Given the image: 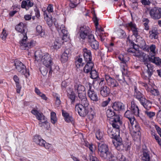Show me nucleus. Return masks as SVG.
Segmentation results:
<instances>
[{"label":"nucleus","instance_id":"nucleus-48","mask_svg":"<svg viewBox=\"0 0 161 161\" xmlns=\"http://www.w3.org/2000/svg\"><path fill=\"white\" fill-rule=\"evenodd\" d=\"M96 137L99 140H101L103 136V133L99 130H97L96 134Z\"/></svg>","mask_w":161,"mask_h":161},{"label":"nucleus","instance_id":"nucleus-13","mask_svg":"<svg viewBox=\"0 0 161 161\" xmlns=\"http://www.w3.org/2000/svg\"><path fill=\"white\" fill-rule=\"evenodd\" d=\"M54 24L57 29V31L59 32L61 31L63 34L64 40L66 41V38H67L68 32L66 30L64 25H61L60 26L56 22H54Z\"/></svg>","mask_w":161,"mask_h":161},{"label":"nucleus","instance_id":"nucleus-22","mask_svg":"<svg viewBox=\"0 0 161 161\" xmlns=\"http://www.w3.org/2000/svg\"><path fill=\"white\" fill-rule=\"evenodd\" d=\"M62 115L64 118V120L67 123H73L74 119L69 114L64 110H62Z\"/></svg>","mask_w":161,"mask_h":161},{"label":"nucleus","instance_id":"nucleus-11","mask_svg":"<svg viewBox=\"0 0 161 161\" xmlns=\"http://www.w3.org/2000/svg\"><path fill=\"white\" fill-rule=\"evenodd\" d=\"M64 41L63 38L58 37L50 44V47L52 49H58L61 47Z\"/></svg>","mask_w":161,"mask_h":161},{"label":"nucleus","instance_id":"nucleus-57","mask_svg":"<svg viewBox=\"0 0 161 161\" xmlns=\"http://www.w3.org/2000/svg\"><path fill=\"white\" fill-rule=\"evenodd\" d=\"M40 69V71L42 75L44 76L46 75L47 72V70L46 68L42 67Z\"/></svg>","mask_w":161,"mask_h":161},{"label":"nucleus","instance_id":"nucleus-10","mask_svg":"<svg viewBox=\"0 0 161 161\" xmlns=\"http://www.w3.org/2000/svg\"><path fill=\"white\" fill-rule=\"evenodd\" d=\"M16 30L21 33L20 36H26L27 32V29L26 25L22 22L19 23L15 27Z\"/></svg>","mask_w":161,"mask_h":161},{"label":"nucleus","instance_id":"nucleus-7","mask_svg":"<svg viewBox=\"0 0 161 161\" xmlns=\"http://www.w3.org/2000/svg\"><path fill=\"white\" fill-rule=\"evenodd\" d=\"M133 48L130 49L128 50L129 53L133 56H135L138 57H142L145 60V58L147 59L146 57L147 55L146 54L142 53L138 49V46L136 44H133Z\"/></svg>","mask_w":161,"mask_h":161},{"label":"nucleus","instance_id":"nucleus-16","mask_svg":"<svg viewBox=\"0 0 161 161\" xmlns=\"http://www.w3.org/2000/svg\"><path fill=\"white\" fill-rule=\"evenodd\" d=\"M100 95L103 97L108 96L110 93L109 88L106 85H104L100 87Z\"/></svg>","mask_w":161,"mask_h":161},{"label":"nucleus","instance_id":"nucleus-31","mask_svg":"<svg viewBox=\"0 0 161 161\" xmlns=\"http://www.w3.org/2000/svg\"><path fill=\"white\" fill-rule=\"evenodd\" d=\"M94 64L92 62L87 63V64L84 68V71L86 73L91 72L93 68Z\"/></svg>","mask_w":161,"mask_h":161},{"label":"nucleus","instance_id":"nucleus-27","mask_svg":"<svg viewBox=\"0 0 161 161\" xmlns=\"http://www.w3.org/2000/svg\"><path fill=\"white\" fill-rule=\"evenodd\" d=\"M140 103L146 109L149 110L151 108V102L146 99L145 98H142Z\"/></svg>","mask_w":161,"mask_h":161},{"label":"nucleus","instance_id":"nucleus-23","mask_svg":"<svg viewBox=\"0 0 161 161\" xmlns=\"http://www.w3.org/2000/svg\"><path fill=\"white\" fill-rule=\"evenodd\" d=\"M145 64L147 68V71L143 73V75L147 77H150L152 74L153 72V68L150 64L148 63H145Z\"/></svg>","mask_w":161,"mask_h":161},{"label":"nucleus","instance_id":"nucleus-30","mask_svg":"<svg viewBox=\"0 0 161 161\" xmlns=\"http://www.w3.org/2000/svg\"><path fill=\"white\" fill-rule=\"evenodd\" d=\"M131 110L136 116H139V112L138 107L135 104L134 102H132L131 106Z\"/></svg>","mask_w":161,"mask_h":161},{"label":"nucleus","instance_id":"nucleus-42","mask_svg":"<svg viewBox=\"0 0 161 161\" xmlns=\"http://www.w3.org/2000/svg\"><path fill=\"white\" fill-rule=\"evenodd\" d=\"M37 32L41 36L43 37L45 35V32L43 31L42 26L38 25L36 28Z\"/></svg>","mask_w":161,"mask_h":161},{"label":"nucleus","instance_id":"nucleus-4","mask_svg":"<svg viewBox=\"0 0 161 161\" xmlns=\"http://www.w3.org/2000/svg\"><path fill=\"white\" fill-rule=\"evenodd\" d=\"M14 65L16 70L27 78L30 76V73L26 66L19 60H16L14 61Z\"/></svg>","mask_w":161,"mask_h":161},{"label":"nucleus","instance_id":"nucleus-34","mask_svg":"<svg viewBox=\"0 0 161 161\" xmlns=\"http://www.w3.org/2000/svg\"><path fill=\"white\" fill-rule=\"evenodd\" d=\"M125 117L127 118L129 120V123H131L132 120H134V121L135 120V118L134 117L133 114L131 113L130 111H127L125 114Z\"/></svg>","mask_w":161,"mask_h":161},{"label":"nucleus","instance_id":"nucleus-46","mask_svg":"<svg viewBox=\"0 0 161 161\" xmlns=\"http://www.w3.org/2000/svg\"><path fill=\"white\" fill-rule=\"evenodd\" d=\"M91 77L93 79H95L98 76V74L96 71L95 70H92L90 73Z\"/></svg>","mask_w":161,"mask_h":161},{"label":"nucleus","instance_id":"nucleus-59","mask_svg":"<svg viewBox=\"0 0 161 161\" xmlns=\"http://www.w3.org/2000/svg\"><path fill=\"white\" fill-rule=\"evenodd\" d=\"M97 36H99L102 41H104L105 39V34L103 33V32L101 33H100V34Z\"/></svg>","mask_w":161,"mask_h":161},{"label":"nucleus","instance_id":"nucleus-54","mask_svg":"<svg viewBox=\"0 0 161 161\" xmlns=\"http://www.w3.org/2000/svg\"><path fill=\"white\" fill-rule=\"evenodd\" d=\"M148 91H150V93L154 96L158 95L159 94V92L158 90L154 89H151L150 90L148 89Z\"/></svg>","mask_w":161,"mask_h":161},{"label":"nucleus","instance_id":"nucleus-18","mask_svg":"<svg viewBox=\"0 0 161 161\" xmlns=\"http://www.w3.org/2000/svg\"><path fill=\"white\" fill-rule=\"evenodd\" d=\"M93 20L95 22L96 26V34L97 36L100 34V33H101L103 31V28H102L101 26H98V20L96 14H94V12L93 14Z\"/></svg>","mask_w":161,"mask_h":161},{"label":"nucleus","instance_id":"nucleus-64","mask_svg":"<svg viewBox=\"0 0 161 161\" xmlns=\"http://www.w3.org/2000/svg\"><path fill=\"white\" fill-rule=\"evenodd\" d=\"M34 11L35 12V14L37 18H39L40 16V14L39 10L37 8H36L35 9Z\"/></svg>","mask_w":161,"mask_h":161},{"label":"nucleus","instance_id":"nucleus-49","mask_svg":"<svg viewBox=\"0 0 161 161\" xmlns=\"http://www.w3.org/2000/svg\"><path fill=\"white\" fill-rule=\"evenodd\" d=\"M8 34L6 31L4 29L3 30L0 37L3 40H5L7 37Z\"/></svg>","mask_w":161,"mask_h":161},{"label":"nucleus","instance_id":"nucleus-3","mask_svg":"<svg viewBox=\"0 0 161 161\" xmlns=\"http://www.w3.org/2000/svg\"><path fill=\"white\" fill-rule=\"evenodd\" d=\"M107 116L109 118L110 124L113 127L117 128H119V125L121 124L119 115H115V113L111 109H108L106 112Z\"/></svg>","mask_w":161,"mask_h":161},{"label":"nucleus","instance_id":"nucleus-9","mask_svg":"<svg viewBox=\"0 0 161 161\" xmlns=\"http://www.w3.org/2000/svg\"><path fill=\"white\" fill-rule=\"evenodd\" d=\"M87 107H84L80 104H78L75 106V110L77 111L79 114L81 116H85L88 113Z\"/></svg>","mask_w":161,"mask_h":161},{"label":"nucleus","instance_id":"nucleus-51","mask_svg":"<svg viewBox=\"0 0 161 161\" xmlns=\"http://www.w3.org/2000/svg\"><path fill=\"white\" fill-rule=\"evenodd\" d=\"M145 113L149 118H152L155 115V113L153 112L146 111H145Z\"/></svg>","mask_w":161,"mask_h":161},{"label":"nucleus","instance_id":"nucleus-8","mask_svg":"<svg viewBox=\"0 0 161 161\" xmlns=\"http://www.w3.org/2000/svg\"><path fill=\"white\" fill-rule=\"evenodd\" d=\"M23 37L19 41L20 48L22 50L28 49L33 45V42L28 40L27 35L23 36Z\"/></svg>","mask_w":161,"mask_h":161},{"label":"nucleus","instance_id":"nucleus-1","mask_svg":"<svg viewBox=\"0 0 161 161\" xmlns=\"http://www.w3.org/2000/svg\"><path fill=\"white\" fill-rule=\"evenodd\" d=\"M35 59L39 61L41 60L42 64L46 67L50 68V71H52L51 66L52 61L50 56L47 53H43L40 51H36L35 54Z\"/></svg>","mask_w":161,"mask_h":161},{"label":"nucleus","instance_id":"nucleus-37","mask_svg":"<svg viewBox=\"0 0 161 161\" xmlns=\"http://www.w3.org/2000/svg\"><path fill=\"white\" fill-rule=\"evenodd\" d=\"M134 96L137 99L141 102L142 98H145L143 96L142 93L139 91L137 88L135 87Z\"/></svg>","mask_w":161,"mask_h":161},{"label":"nucleus","instance_id":"nucleus-58","mask_svg":"<svg viewBox=\"0 0 161 161\" xmlns=\"http://www.w3.org/2000/svg\"><path fill=\"white\" fill-rule=\"evenodd\" d=\"M46 22L47 24L49 26H51L52 25L53 21L52 19L48 17L47 16L46 17Z\"/></svg>","mask_w":161,"mask_h":161},{"label":"nucleus","instance_id":"nucleus-43","mask_svg":"<svg viewBox=\"0 0 161 161\" xmlns=\"http://www.w3.org/2000/svg\"><path fill=\"white\" fill-rule=\"evenodd\" d=\"M142 159L143 161H150V158L149 154L147 152H144Z\"/></svg>","mask_w":161,"mask_h":161},{"label":"nucleus","instance_id":"nucleus-24","mask_svg":"<svg viewBox=\"0 0 161 161\" xmlns=\"http://www.w3.org/2000/svg\"><path fill=\"white\" fill-rule=\"evenodd\" d=\"M70 53V50L68 49L65 50L62 53L61 58V60L63 63L67 62L68 59V55Z\"/></svg>","mask_w":161,"mask_h":161},{"label":"nucleus","instance_id":"nucleus-41","mask_svg":"<svg viewBox=\"0 0 161 161\" xmlns=\"http://www.w3.org/2000/svg\"><path fill=\"white\" fill-rule=\"evenodd\" d=\"M107 158L108 159L109 161H117L118 158L114 154L109 152Z\"/></svg>","mask_w":161,"mask_h":161},{"label":"nucleus","instance_id":"nucleus-28","mask_svg":"<svg viewBox=\"0 0 161 161\" xmlns=\"http://www.w3.org/2000/svg\"><path fill=\"white\" fill-rule=\"evenodd\" d=\"M112 107L115 110H121L124 109V105L120 102H115L114 103Z\"/></svg>","mask_w":161,"mask_h":161},{"label":"nucleus","instance_id":"nucleus-61","mask_svg":"<svg viewBox=\"0 0 161 161\" xmlns=\"http://www.w3.org/2000/svg\"><path fill=\"white\" fill-rule=\"evenodd\" d=\"M141 2L144 5H149L151 3L149 0H140Z\"/></svg>","mask_w":161,"mask_h":161},{"label":"nucleus","instance_id":"nucleus-15","mask_svg":"<svg viewBox=\"0 0 161 161\" xmlns=\"http://www.w3.org/2000/svg\"><path fill=\"white\" fill-rule=\"evenodd\" d=\"M74 88L75 91H77L78 94V97L83 95L84 94H86L85 88L81 85L76 84L74 86Z\"/></svg>","mask_w":161,"mask_h":161},{"label":"nucleus","instance_id":"nucleus-44","mask_svg":"<svg viewBox=\"0 0 161 161\" xmlns=\"http://www.w3.org/2000/svg\"><path fill=\"white\" fill-rule=\"evenodd\" d=\"M68 96L69 98L71 100V103H73L75 98V95L74 92L72 91H70V92H68Z\"/></svg>","mask_w":161,"mask_h":161},{"label":"nucleus","instance_id":"nucleus-20","mask_svg":"<svg viewBox=\"0 0 161 161\" xmlns=\"http://www.w3.org/2000/svg\"><path fill=\"white\" fill-rule=\"evenodd\" d=\"M149 37L152 39H157L158 37V32L157 27H153L149 31Z\"/></svg>","mask_w":161,"mask_h":161},{"label":"nucleus","instance_id":"nucleus-29","mask_svg":"<svg viewBox=\"0 0 161 161\" xmlns=\"http://www.w3.org/2000/svg\"><path fill=\"white\" fill-rule=\"evenodd\" d=\"M36 118L40 121V122L39 123V124L40 126H44L46 125V118L42 114H40L37 116Z\"/></svg>","mask_w":161,"mask_h":161},{"label":"nucleus","instance_id":"nucleus-33","mask_svg":"<svg viewBox=\"0 0 161 161\" xmlns=\"http://www.w3.org/2000/svg\"><path fill=\"white\" fill-rule=\"evenodd\" d=\"M79 97L81 101V104L83 105L84 107H87L88 106L89 103L87 101L86 94L84 95V94L83 95L80 96Z\"/></svg>","mask_w":161,"mask_h":161},{"label":"nucleus","instance_id":"nucleus-63","mask_svg":"<svg viewBox=\"0 0 161 161\" xmlns=\"http://www.w3.org/2000/svg\"><path fill=\"white\" fill-rule=\"evenodd\" d=\"M88 39L89 42H90V43L95 41H96L94 38V36L92 35H89Z\"/></svg>","mask_w":161,"mask_h":161},{"label":"nucleus","instance_id":"nucleus-2","mask_svg":"<svg viewBox=\"0 0 161 161\" xmlns=\"http://www.w3.org/2000/svg\"><path fill=\"white\" fill-rule=\"evenodd\" d=\"M129 128L130 132L134 140L139 141L141 137L140 128L136 120H131V123H128Z\"/></svg>","mask_w":161,"mask_h":161},{"label":"nucleus","instance_id":"nucleus-35","mask_svg":"<svg viewBox=\"0 0 161 161\" xmlns=\"http://www.w3.org/2000/svg\"><path fill=\"white\" fill-rule=\"evenodd\" d=\"M149 60L151 62L154 63L157 65L161 64V60L159 58L155 57L154 55L152 56L149 58Z\"/></svg>","mask_w":161,"mask_h":161},{"label":"nucleus","instance_id":"nucleus-50","mask_svg":"<svg viewBox=\"0 0 161 161\" xmlns=\"http://www.w3.org/2000/svg\"><path fill=\"white\" fill-rule=\"evenodd\" d=\"M151 53L152 54V56L154 55L156 53V46L154 45H152L149 47Z\"/></svg>","mask_w":161,"mask_h":161},{"label":"nucleus","instance_id":"nucleus-14","mask_svg":"<svg viewBox=\"0 0 161 161\" xmlns=\"http://www.w3.org/2000/svg\"><path fill=\"white\" fill-rule=\"evenodd\" d=\"M105 79L108 85L111 87H116L119 86V84L116 80L111 78L109 75H105Z\"/></svg>","mask_w":161,"mask_h":161},{"label":"nucleus","instance_id":"nucleus-25","mask_svg":"<svg viewBox=\"0 0 161 161\" xmlns=\"http://www.w3.org/2000/svg\"><path fill=\"white\" fill-rule=\"evenodd\" d=\"M113 127V128H109L108 130V133L109 135L112 136L111 137H116L119 133V129Z\"/></svg>","mask_w":161,"mask_h":161},{"label":"nucleus","instance_id":"nucleus-62","mask_svg":"<svg viewBox=\"0 0 161 161\" xmlns=\"http://www.w3.org/2000/svg\"><path fill=\"white\" fill-rule=\"evenodd\" d=\"M88 145L89 146L88 148H89V149L91 152V153H92V154L95 150V146H93V144L92 143L91 144V145Z\"/></svg>","mask_w":161,"mask_h":161},{"label":"nucleus","instance_id":"nucleus-39","mask_svg":"<svg viewBox=\"0 0 161 161\" xmlns=\"http://www.w3.org/2000/svg\"><path fill=\"white\" fill-rule=\"evenodd\" d=\"M50 120L53 124H55L57 122V119L56 116V114L54 112H52L51 113Z\"/></svg>","mask_w":161,"mask_h":161},{"label":"nucleus","instance_id":"nucleus-40","mask_svg":"<svg viewBox=\"0 0 161 161\" xmlns=\"http://www.w3.org/2000/svg\"><path fill=\"white\" fill-rule=\"evenodd\" d=\"M35 92L43 100H46L47 99V98L45 95L42 93L37 88H35Z\"/></svg>","mask_w":161,"mask_h":161},{"label":"nucleus","instance_id":"nucleus-12","mask_svg":"<svg viewBox=\"0 0 161 161\" xmlns=\"http://www.w3.org/2000/svg\"><path fill=\"white\" fill-rule=\"evenodd\" d=\"M149 13L153 19H158L161 18V8L152 9L150 10Z\"/></svg>","mask_w":161,"mask_h":161},{"label":"nucleus","instance_id":"nucleus-45","mask_svg":"<svg viewBox=\"0 0 161 161\" xmlns=\"http://www.w3.org/2000/svg\"><path fill=\"white\" fill-rule=\"evenodd\" d=\"M90 46L91 47L94 49H97L99 47L98 42L97 41H95L90 43Z\"/></svg>","mask_w":161,"mask_h":161},{"label":"nucleus","instance_id":"nucleus-6","mask_svg":"<svg viewBox=\"0 0 161 161\" xmlns=\"http://www.w3.org/2000/svg\"><path fill=\"white\" fill-rule=\"evenodd\" d=\"M86 86L88 89V95L90 99L94 102H97L99 100V98L97 93L93 90L92 89V85L91 84L87 82Z\"/></svg>","mask_w":161,"mask_h":161},{"label":"nucleus","instance_id":"nucleus-56","mask_svg":"<svg viewBox=\"0 0 161 161\" xmlns=\"http://www.w3.org/2000/svg\"><path fill=\"white\" fill-rule=\"evenodd\" d=\"M95 115V113L93 111H92L88 115V118L90 120H92Z\"/></svg>","mask_w":161,"mask_h":161},{"label":"nucleus","instance_id":"nucleus-19","mask_svg":"<svg viewBox=\"0 0 161 161\" xmlns=\"http://www.w3.org/2000/svg\"><path fill=\"white\" fill-rule=\"evenodd\" d=\"M137 42H138L137 45L138 47L139 46L144 51H148V50L149 47L146 45L145 42L143 39L141 38L139 39H138Z\"/></svg>","mask_w":161,"mask_h":161},{"label":"nucleus","instance_id":"nucleus-60","mask_svg":"<svg viewBox=\"0 0 161 161\" xmlns=\"http://www.w3.org/2000/svg\"><path fill=\"white\" fill-rule=\"evenodd\" d=\"M43 147H45L46 149L49 150H51L52 148V145L51 144L46 142V143L44 144Z\"/></svg>","mask_w":161,"mask_h":161},{"label":"nucleus","instance_id":"nucleus-36","mask_svg":"<svg viewBox=\"0 0 161 161\" xmlns=\"http://www.w3.org/2000/svg\"><path fill=\"white\" fill-rule=\"evenodd\" d=\"M121 70L123 75L126 76L129 74V72L127 70V67L126 63L121 64Z\"/></svg>","mask_w":161,"mask_h":161},{"label":"nucleus","instance_id":"nucleus-21","mask_svg":"<svg viewBox=\"0 0 161 161\" xmlns=\"http://www.w3.org/2000/svg\"><path fill=\"white\" fill-rule=\"evenodd\" d=\"M84 57L85 60L87 62H92L91 53L89 50H87L86 49H84Z\"/></svg>","mask_w":161,"mask_h":161},{"label":"nucleus","instance_id":"nucleus-52","mask_svg":"<svg viewBox=\"0 0 161 161\" xmlns=\"http://www.w3.org/2000/svg\"><path fill=\"white\" fill-rule=\"evenodd\" d=\"M42 140V138L38 135H35L33 138V141L36 144H37L38 143H39V141Z\"/></svg>","mask_w":161,"mask_h":161},{"label":"nucleus","instance_id":"nucleus-47","mask_svg":"<svg viewBox=\"0 0 161 161\" xmlns=\"http://www.w3.org/2000/svg\"><path fill=\"white\" fill-rule=\"evenodd\" d=\"M88 159L89 161H99V159L92 153L89 154Z\"/></svg>","mask_w":161,"mask_h":161},{"label":"nucleus","instance_id":"nucleus-38","mask_svg":"<svg viewBox=\"0 0 161 161\" xmlns=\"http://www.w3.org/2000/svg\"><path fill=\"white\" fill-rule=\"evenodd\" d=\"M128 26L130 27L133 32L134 35L136 37L137 35V31L136 28V25L134 23L130 22L128 24Z\"/></svg>","mask_w":161,"mask_h":161},{"label":"nucleus","instance_id":"nucleus-17","mask_svg":"<svg viewBox=\"0 0 161 161\" xmlns=\"http://www.w3.org/2000/svg\"><path fill=\"white\" fill-rule=\"evenodd\" d=\"M89 28L86 26L80 27V36L82 39H85L89 33Z\"/></svg>","mask_w":161,"mask_h":161},{"label":"nucleus","instance_id":"nucleus-32","mask_svg":"<svg viewBox=\"0 0 161 161\" xmlns=\"http://www.w3.org/2000/svg\"><path fill=\"white\" fill-rule=\"evenodd\" d=\"M33 5V3L30 0H24L21 3V6L22 8L26 9V7L28 8L32 7Z\"/></svg>","mask_w":161,"mask_h":161},{"label":"nucleus","instance_id":"nucleus-26","mask_svg":"<svg viewBox=\"0 0 161 161\" xmlns=\"http://www.w3.org/2000/svg\"><path fill=\"white\" fill-rule=\"evenodd\" d=\"M114 146L118 150L122 151L123 150L124 148V145L122 143L121 140L118 141L115 140L113 142Z\"/></svg>","mask_w":161,"mask_h":161},{"label":"nucleus","instance_id":"nucleus-53","mask_svg":"<svg viewBox=\"0 0 161 161\" xmlns=\"http://www.w3.org/2000/svg\"><path fill=\"white\" fill-rule=\"evenodd\" d=\"M119 161H127L125 157L121 154H119L118 155V158Z\"/></svg>","mask_w":161,"mask_h":161},{"label":"nucleus","instance_id":"nucleus-5","mask_svg":"<svg viewBox=\"0 0 161 161\" xmlns=\"http://www.w3.org/2000/svg\"><path fill=\"white\" fill-rule=\"evenodd\" d=\"M109 152L108 146L104 143L98 144V153L100 157L103 159H106Z\"/></svg>","mask_w":161,"mask_h":161},{"label":"nucleus","instance_id":"nucleus-55","mask_svg":"<svg viewBox=\"0 0 161 161\" xmlns=\"http://www.w3.org/2000/svg\"><path fill=\"white\" fill-rule=\"evenodd\" d=\"M110 100V98L109 97L108 98L107 100L104 101L101 104L102 106L103 107L106 106L108 104Z\"/></svg>","mask_w":161,"mask_h":161}]
</instances>
